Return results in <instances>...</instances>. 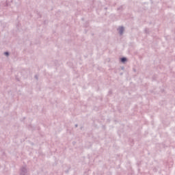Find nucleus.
Here are the masks:
<instances>
[{"mask_svg":"<svg viewBox=\"0 0 175 175\" xmlns=\"http://www.w3.org/2000/svg\"><path fill=\"white\" fill-rule=\"evenodd\" d=\"M117 31H118V33H119L120 36H122V35L125 33V27L119 26L117 29Z\"/></svg>","mask_w":175,"mask_h":175,"instance_id":"nucleus-1","label":"nucleus"},{"mask_svg":"<svg viewBox=\"0 0 175 175\" xmlns=\"http://www.w3.org/2000/svg\"><path fill=\"white\" fill-rule=\"evenodd\" d=\"M28 173V170L27 167H22L20 171V174L21 175H27Z\"/></svg>","mask_w":175,"mask_h":175,"instance_id":"nucleus-2","label":"nucleus"},{"mask_svg":"<svg viewBox=\"0 0 175 175\" xmlns=\"http://www.w3.org/2000/svg\"><path fill=\"white\" fill-rule=\"evenodd\" d=\"M120 61L122 64H126V62H128V59L126 57H121Z\"/></svg>","mask_w":175,"mask_h":175,"instance_id":"nucleus-3","label":"nucleus"},{"mask_svg":"<svg viewBox=\"0 0 175 175\" xmlns=\"http://www.w3.org/2000/svg\"><path fill=\"white\" fill-rule=\"evenodd\" d=\"M4 55H5V57H9V52H5Z\"/></svg>","mask_w":175,"mask_h":175,"instance_id":"nucleus-4","label":"nucleus"}]
</instances>
